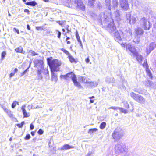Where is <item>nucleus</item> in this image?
<instances>
[{"label":"nucleus","instance_id":"9b49d317","mask_svg":"<svg viewBox=\"0 0 156 156\" xmlns=\"http://www.w3.org/2000/svg\"><path fill=\"white\" fill-rule=\"evenodd\" d=\"M63 5L68 7L74 8V1H61Z\"/></svg>","mask_w":156,"mask_h":156},{"label":"nucleus","instance_id":"2eb2a0df","mask_svg":"<svg viewBox=\"0 0 156 156\" xmlns=\"http://www.w3.org/2000/svg\"><path fill=\"white\" fill-rule=\"evenodd\" d=\"M26 105H24L22 106L21 109L22 111L23 115L24 117H28L30 116V114L29 113H27L25 109Z\"/></svg>","mask_w":156,"mask_h":156},{"label":"nucleus","instance_id":"13d9d810","mask_svg":"<svg viewBox=\"0 0 156 156\" xmlns=\"http://www.w3.org/2000/svg\"><path fill=\"white\" fill-rule=\"evenodd\" d=\"M13 30L14 31L16 32H17L18 34H20V32L19 31V30L18 29H16L15 28H14Z\"/></svg>","mask_w":156,"mask_h":156},{"label":"nucleus","instance_id":"a211bd4d","mask_svg":"<svg viewBox=\"0 0 156 156\" xmlns=\"http://www.w3.org/2000/svg\"><path fill=\"white\" fill-rule=\"evenodd\" d=\"M133 56L136 57V59L139 63H140L141 62L142 60L143 57L141 55L139 54L138 52H136V54L135 55H133Z\"/></svg>","mask_w":156,"mask_h":156},{"label":"nucleus","instance_id":"423d86ee","mask_svg":"<svg viewBox=\"0 0 156 156\" xmlns=\"http://www.w3.org/2000/svg\"><path fill=\"white\" fill-rule=\"evenodd\" d=\"M121 45L122 47H124L126 46V51L129 50L131 53L132 54V55L131 54V56H133V55H135L136 54V52H137L136 51L135 47L132 45L130 44L129 43L126 45V43H122L121 44Z\"/></svg>","mask_w":156,"mask_h":156},{"label":"nucleus","instance_id":"dca6fc26","mask_svg":"<svg viewBox=\"0 0 156 156\" xmlns=\"http://www.w3.org/2000/svg\"><path fill=\"white\" fill-rule=\"evenodd\" d=\"M135 31L136 34L137 36L143 34L144 33V31L140 27H138L136 29Z\"/></svg>","mask_w":156,"mask_h":156},{"label":"nucleus","instance_id":"58836bf2","mask_svg":"<svg viewBox=\"0 0 156 156\" xmlns=\"http://www.w3.org/2000/svg\"><path fill=\"white\" fill-rule=\"evenodd\" d=\"M122 103L124 104V107L126 108H128L129 107V105L127 101H123Z\"/></svg>","mask_w":156,"mask_h":156},{"label":"nucleus","instance_id":"7ed1b4c3","mask_svg":"<svg viewBox=\"0 0 156 156\" xmlns=\"http://www.w3.org/2000/svg\"><path fill=\"white\" fill-rule=\"evenodd\" d=\"M68 77L69 78H71L73 83L75 86L79 88H82V86L80 83L77 81L76 76V75L73 72H71L67 74Z\"/></svg>","mask_w":156,"mask_h":156},{"label":"nucleus","instance_id":"4be33fe9","mask_svg":"<svg viewBox=\"0 0 156 156\" xmlns=\"http://www.w3.org/2000/svg\"><path fill=\"white\" fill-rule=\"evenodd\" d=\"M37 79L38 80H42L43 77L41 75L42 71L41 69H38L37 70Z\"/></svg>","mask_w":156,"mask_h":156},{"label":"nucleus","instance_id":"6ab92c4d","mask_svg":"<svg viewBox=\"0 0 156 156\" xmlns=\"http://www.w3.org/2000/svg\"><path fill=\"white\" fill-rule=\"evenodd\" d=\"M74 147L70 146L69 144H66L63 146H62L61 147V150H67L70 149L71 148H74Z\"/></svg>","mask_w":156,"mask_h":156},{"label":"nucleus","instance_id":"4c0bfd02","mask_svg":"<svg viewBox=\"0 0 156 156\" xmlns=\"http://www.w3.org/2000/svg\"><path fill=\"white\" fill-rule=\"evenodd\" d=\"M143 66L144 67H145L146 68V69H149L148 68V64L147 62V60L146 59H145L144 60V62L143 64Z\"/></svg>","mask_w":156,"mask_h":156},{"label":"nucleus","instance_id":"a18cd8bd","mask_svg":"<svg viewBox=\"0 0 156 156\" xmlns=\"http://www.w3.org/2000/svg\"><path fill=\"white\" fill-rule=\"evenodd\" d=\"M120 107H111L109 108V109H112L115 110H117L118 109L119 110Z\"/></svg>","mask_w":156,"mask_h":156},{"label":"nucleus","instance_id":"4d7b16f0","mask_svg":"<svg viewBox=\"0 0 156 156\" xmlns=\"http://www.w3.org/2000/svg\"><path fill=\"white\" fill-rule=\"evenodd\" d=\"M32 55L33 56H35L37 55V54L35 51H32L31 52Z\"/></svg>","mask_w":156,"mask_h":156},{"label":"nucleus","instance_id":"c9c22d12","mask_svg":"<svg viewBox=\"0 0 156 156\" xmlns=\"http://www.w3.org/2000/svg\"><path fill=\"white\" fill-rule=\"evenodd\" d=\"M60 77L61 79H64L66 80H69V78H68L67 74L65 75H61Z\"/></svg>","mask_w":156,"mask_h":156},{"label":"nucleus","instance_id":"bf43d9fd","mask_svg":"<svg viewBox=\"0 0 156 156\" xmlns=\"http://www.w3.org/2000/svg\"><path fill=\"white\" fill-rule=\"evenodd\" d=\"M67 55H70V54H69V52L67 51L66 50H65L64 51V52Z\"/></svg>","mask_w":156,"mask_h":156},{"label":"nucleus","instance_id":"72a5a7b5","mask_svg":"<svg viewBox=\"0 0 156 156\" xmlns=\"http://www.w3.org/2000/svg\"><path fill=\"white\" fill-rule=\"evenodd\" d=\"M15 51L17 52L22 53L23 48L21 47H19L15 49Z\"/></svg>","mask_w":156,"mask_h":156},{"label":"nucleus","instance_id":"5fc2aeb1","mask_svg":"<svg viewBox=\"0 0 156 156\" xmlns=\"http://www.w3.org/2000/svg\"><path fill=\"white\" fill-rule=\"evenodd\" d=\"M30 130H33L34 128V125L32 123H31L30 124Z\"/></svg>","mask_w":156,"mask_h":156},{"label":"nucleus","instance_id":"5701e85b","mask_svg":"<svg viewBox=\"0 0 156 156\" xmlns=\"http://www.w3.org/2000/svg\"><path fill=\"white\" fill-rule=\"evenodd\" d=\"M78 80L80 82L83 83H88L89 82V81L87 80L86 78L80 76L79 77Z\"/></svg>","mask_w":156,"mask_h":156},{"label":"nucleus","instance_id":"4468645a","mask_svg":"<svg viewBox=\"0 0 156 156\" xmlns=\"http://www.w3.org/2000/svg\"><path fill=\"white\" fill-rule=\"evenodd\" d=\"M111 34L114 36L115 39L117 41L121 40V37L120 33L117 30L116 31H115V32L114 33H113L112 34Z\"/></svg>","mask_w":156,"mask_h":156},{"label":"nucleus","instance_id":"864d4df0","mask_svg":"<svg viewBox=\"0 0 156 156\" xmlns=\"http://www.w3.org/2000/svg\"><path fill=\"white\" fill-rule=\"evenodd\" d=\"M56 31L58 32V38H60L61 37V33L58 30H57Z\"/></svg>","mask_w":156,"mask_h":156},{"label":"nucleus","instance_id":"0e129e2a","mask_svg":"<svg viewBox=\"0 0 156 156\" xmlns=\"http://www.w3.org/2000/svg\"><path fill=\"white\" fill-rule=\"evenodd\" d=\"M86 62L87 63H88L90 61V59L89 57L85 59Z\"/></svg>","mask_w":156,"mask_h":156},{"label":"nucleus","instance_id":"b1692460","mask_svg":"<svg viewBox=\"0 0 156 156\" xmlns=\"http://www.w3.org/2000/svg\"><path fill=\"white\" fill-rule=\"evenodd\" d=\"M87 84H89V86L90 87H94L97 86L98 85V83L97 82H90L89 81V82Z\"/></svg>","mask_w":156,"mask_h":156},{"label":"nucleus","instance_id":"6e6d98bb","mask_svg":"<svg viewBox=\"0 0 156 156\" xmlns=\"http://www.w3.org/2000/svg\"><path fill=\"white\" fill-rule=\"evenodd\" d=\"M42 107L41 106H39L38 105H37L36 107H34L32 105H31V108H42Z\"/></svg>","mask_w":156,"mask_h":156},{"label":"nucleus","instance_id":"bb28decb","mask_svg":"<svg viewBox=\"0 0 156 156\" xmlns=\"http://www.w3.org/2000/svg\"><path fill=\"white\" fill-rule=\"evenodd\" d=\"M105 81L107 83H109L114 82L115 80L113 77H108L106 78Z\"/></svg>","mask_w":156,"mask_h":156},{"label":"nucleus","instance_id":"f704fd0d","mask_svg":"<svg viewBox=\"0 0 156 156\" xmlns=\"http://www.w3.org/2000/svg\"><path fill=\"white\" fill-rule=\"evenodd\" d=\"M106 125V123L105 122H103L101 124L100 128L101 129H103L105 127Z\"/></svg>","mask_w":156,"mask_h":156},{"label":"nucleus","instance_id":"f03ea898","mask_svg":"<svg viewBox=\"0 0 156 156\" xmlns=\"http://www.w3.org/2000/svg\"><path fill=\"white\" fill-rule=\"evenodd\" d=\"M123 135V131L120 127L115 129L112 134V136L115 140H119Z\"/></svg>","mask_w":156,"mask_h":156},{"label":"nucleus","instance_id":"69168bd1","mask_svg":"<svg viewBox=\"0 0 156 156\" xmlns=\"http://www.w3.org/2000/svg\"><path fill=\"white\" fill-rule=\"evenodd\" d=\"M135 91L137 93H138L139 94H143V92L142 91H141V90H137V91Z\"/></svg>","mask_w":156,"mask_h":156},{"label":"nucleus","instance_id":"f257e3e1","mask_svg":"<svg viewBox=\"0 0 156 156\" xmlns=\"http://www.w3.org/2000/svg\"><path fill=\"white\" fill-rule=\"evenodd\" d=\"M52 57L48 58L47 59V60L48 64L51 69L52 80L56 82L58 78L56 74L54 72H57L59 70V67L61 65V63L56 59L52 60Z\"/></svg>","mask_w":156,"mask_h":156},{"label":"nucleus","instance_id":"a19ab883","mask_svg":"<svg viewBox=\"0 0 156 156\" xmlns=\"http://www.w3.org/2000/svg\"><path fill=\"white\" fill-rule=\"evenodd\" d=\"M94 1H88V4L90 6H92L94 5Z\"/></svg>","mask_w":156,"mask_h":156},{"label":"nucleus","instance_id":"393cba45","mask_svg":"<svg viewBox=\"0 0 156 156\" xmlns=\"http://www.w3.org/2000/svg\"><path fill=\"white\" fill-rule=\"evenodd\" d=\"M76 37L78 41L80 43V46L82 48H83V46L82 45V42L80 39V36L79 35L77 31L76 32Z\"/></svg>","mask_w":156,"mask_h":156},{"label":"nucleus","instance_id":"8fccbe9b","mask_svg":"<svg viewBox=\"0 0 156 156\" xmlns=\"http://www.w3.org/2000/svg\"><path fill=\"white\" fill-rule=\"evenodd\" d=\"M30 138V134H27L26 135L25 138V139L26 140H28Z\"/></svg>","mask_w":156,"mask_h":156},{"label":"nucleus","instance_id":"6e6552de","mask_svg":"<svg viewBox=\"0 0 156 156\" xmlns=\"http://www.w3.org/2000/svg\"><path fill=\"white\" fill-rule=\"evenodd\" d=\"M74 8H76L83 11H84L85 10V5L81 2V1H74Z\"/></svg>","mask_w":156,"mask_h":156},{"label":"nucleus","instance_id":"cd10ccee","mask_svg":"<svg viewBox=\"0 0 156 156\" xmlns=\"http://www.w3.org/2000/svg\"><path fill=\"white\" fill-rule=\"evenodd\" d=\"M146 71L147 74L149 77L151 79H152L153 77V76H152V74L151 72L150 71V70L149 69H146Z\"/></svg>","mask_w":156,"mask_h":156},{"label":"nucleus","instance_id":"680f3d73","mask_svg":"<svg viewBox=\"0 0 156 156\" xmlns=\"http://www.w3.org/2000/svg\"><path fill=\"white\" fill-rule=\"evenodd\" d=\"M140 41V37H138V36H137V38L136 39V43L138 44Z\"/></svg>","mask_w":156,"mask_h":156},{"label":"nucleus","instance_id":"e433bc0d","mask_svg":"<svg viewBox=\"0 0 156 156\" xmlns=\"http://www.w3.org/2000/svg\"><path fill=\"white\" fill-rule=\"evenodd\" d=\"M119 110L121 112L124 113H127L128 112V111L127 110L125 109L122 108L120 107Z\"/></svg>","mask_w":156,"mask_h":156},{"label":"nucleus","instance_id":"774afa93","mask_svg":"<svg viewBox=\"0 0 156 156\" xmlns=\"http://www.w3.org/2000/svg\"><path fill=\"white\" fill-rule=\"evenodd\" d=\"M30 133L32 136H34L35 135V132L34 131H32Z\"/></svg>","mask_w":156,"mask_h":156},{"label":"nucleus","instance_id":"de8ad7c7","mask_svg":"<svg viewBox=\"0 0 156 156\" xmlns=\"http://www.w3.org/2000/svg\"><path fill=\"white\" fill-rule=\"evenodd\" d=\"M94 154V151H89L88 154L85 156H92V155Z\"/></svg>","mask_w":156,"mask_h":156},{"label":"nucleus","instance_id":"2f4dec72","mask_svg":"<svg viewBox=\"0 0 156 156\" xmlns=\"http://www.w3.org/2000/svg\"><path fill=\"white\" fill-rule=\"evenodd\" d=\"M97 130L98 129L96 128L90 129H89L88 133L90 134H91L96 132Z\"/></svg>","mask_w":156,"mask_h":156},{"label":"nucleus","instance_id":"ddd939ff","mask_svg":"<svg viewBox=\"0 0 156 156\" xmlns=\"http://www.w3.org/2000/svg\"><path fill=\"white\" fill-rule=\"evenodd\" d=\"M120 5L121 8L124 10H127L129 8L128 1H121Z\"/></svg>","mask_w":156,"mask_h":156},{"label":"nucleus","instance_id":"09e8293b","mask_svg":"<svg viewBox=\"0 0 156 156\" xmlns=\"http://www.w3.org/2000/svg\"><path fill=\"white\" fill-rule=\"evenodd\" d=\"M56 22L59 24V25L61 26L62 27H63V25L64 23L63 21H56Z\"/></svg>","mask_w":156,"mask_h":156},{"label":"nucleus","instance_id":"412c9836","mask_svg":"<svg viewBox=\"0 0 156 156\" xmlns=\"http://www.w3.org/2000/svg\"><path fill=\"white\" fill-rule=\"evenodd\" d=\"M139 95H140L138 94H136L133 92H131L130 93V96L136 101L138 98Z\"/></svg>","mask_w":156,"mask_h":156},{"label":"nucleus","instance_id":"20e7f679","mask_svg":"<svg viewBox=\"0 0 156 156\" xmlns=\"http://www.w3.org/2000/svg\"><path fill=\"white\" fill-rule=\"evenodd\" d=\"M140 25L145 30H149L151 27V25L150 24L149 22L145 17L140 18Z\"/></svg>","mask_w":156,"mask_h":156},{"label":"nucleus","instance_id":"0eeeda50","mask_svg":"<svg viewBox=\"0 0 156 156\" xmlns=\"http://www.w3.org/2000/svg\"><path fill=\"white\" fill-rule=\"evenodd\" d=\"M126 19L127 23L130 24H133L136 22V18L134 16H132L130 12H126Z\"/></svg>","mask_w":156,"mask_h":156},{"label":"nucleus","instance_id":"49530a36","mask_svg":"<svg viewBox=\"0 0 156 156\" xmlns=\"http://www.w3.org/2000/svg\"><path fill=\"white\" fill-rule=\"evenodd\" d=\"M44 131L41 129H40L38 131V133L40 135H42Z\"/></svg>","mask_w":156,"mask_h":156},{"label":"nucleus","instance_id":"37998d69","mask_svg":"<svg viewBox=\"0 0 156 156\" xmlns=\"http://www.w3.org/2000/svg\"><path fill=\"white\" fill-rule=\"evenodd\" d=\"M6 54V53L5 51H3V52H2L1 55V58L2 60L4 59Z\"/></svg>","mask_w":156,"mask_h":156},{"label":"nucleus","instance_id":"473e14b6","mask_svg":"<svg viewBox=\"0 0 156 156\" xmlns=\"http://www.w3.org/2000/svg\"><path fill=\"white\" fill-rule=\"evenodd\" d=\"M18 71V69L17 68H15L14 70V72H12L10 74V77H11L13 76L15 73H16Z\"/></svg>","mask_w":156,"mask_h":156},{"label":"nucleus","instance_id":"e2e57ef3","mask_svg":"<svg viewBox=\"0 0 156 156\" xmlns=\"http://www.w3.org/2000/svg\"><path fill=\"white\" fill-rule=\"evenodd\" d=\"M24 12H27V14H29L30 13V11H29L27 9H25L24 10Z\"/></svg>","mask_w":156,"mask_h":156},{"label":"nucleus","instance_id":"a878e982","mask_svg":"<svg viewBox=\"0 0 156 156\" xmlns=\"http://www.w3.org/2000/svg\"><path fill=\"white\" fill-rule=\"evenodd\" d=\"M68 57L70 61V62L71 63H77V61L75 60V59L71 55H69L68 56Z\"/></svg>","mask_w":156,"mask_h":156},{"label":"nucleus","instance_id":"c03bdc74","mask_svg":"<svg viewBox=\"0 0 156 156\" xmlns=\"http://www.w3.org/2000/svg\"><path fill=\"white\" fill-rule=\"evenodd\" d=\"M44 27L43 26H38L36 27V29L38 30H42L43 29Z\"/></svg>","mask_w":156,"mask_h":156},{"label":"nucleus","instance_id":"f3484780","mask_svg":"<svg viewBox=\"0 0 156 156\" xmlns=\"http://www.w3.org/2000/svg\"><path fill=\"white\" fill-rule=\"evenodd\" d=\"M136 101L140 104H144L145 101V100L144 98L140 95Z\"/></svg>","mask_w":156,"mask_h":156},{"label":"nucleus","instance_id":"7c9ffc66","mask_svg":"<svg viewBox=\"0 0 156 156\" xmlns=\"http://www.w3.org/2000/svg\"><path fill=\"white\" fill-rule=\"evenodd\" d=\"M152 82L150 80H147L146 81L145 85L147 87L150 86L152 85Z\"/></svg>","mask_w":156,"mask_h":156},{"label":"nucleus","instance_id":"3c124183","mask_svg":"<svg viewBox=\"0 0 156 156\" xmlns=\"http://www.w3.org/2000/svg\"><path fill=\"white\" fill-rule=\"evenodd\" d=\"M94 98V96H92L91 97H89V98L90 99V103H93L94 102V100H92V99Z\"/></svg>","mask_w":156,"mask_h":156},{"label":"nucleus","instance_id":"aec40b11","mask_svg":"<svg viewBox=\"0 0 156 156\" xmlns=\"http://www.w3.org/2000/svg\"><path fill=\"white\" fill-rule=\"evenodd\" d=\"M23 1L25 2V4L28 5H30L32 6H34L37 4V3L34 1H33L28 2H26V1Z\"/></svg>","mask_w":156,"mask_h":156},{"label":"nucleus","instance_id":"1a4fd4ad","mask_svg":"<svg viewBox=\"0 0 156 156\" xmlns=\"http://www.w3.org/2000/svg\"><path fill=\"white\" fill-rule=\"evenodd\" d=\"M106 28L107 30L111 34H112L113 33H114L115 31L116 30V28L115 25L113 21L108 25Z\"/></svg>","mask_w":156,"mask_h":156},{"label":"nucleus","instance_id":"39448f33","mask_svg":"<svg viewBox=\"0 0 156 156\" xmlns=\"http://www.w3.org/2000/svg\"><path fill=\"white\" fill-rule=\"evenodd\" d=\"M126 148L123 144H117L115 145V151L117 154H120L126 151Z\"/></svg>","mask_w":156,"mask_h":156},{"label":"nucleus","instance_id":"603ef678","mask_svg":"<svg viewBox=\"0 0 156 156\" xmlns=\"http://www.w3.org/2000/svg\"><path fill=\"white\" fill-rule=\"evenodd\" d=\"M16 105V101H14L12 104L11 107L12 108H14L15 107Z\"/></svg>","mask_w":156,"mask_h":156},{"label":"nucleus","instance_id":"9d476101","mask_svg":"<svg viewBox=\"0 0 156 156\" xmlns=\"http://www.w3.org/2000/svg\"><path fill=\"white\" fill-rule=\"evenodd\" d=\"M106 5L108 6V9L109 10H111V8L112 9L113 8L114 9L116 8L118 5V3L117 1H112V5L111 4V1H106Z\"/></svg>","mask_w":156,"mask_h":156},{"label":"nucleus","instance_id":"052dcab7","mask_svg":"<svg viewBox=\"0 0 156 156\" xmlns=\"http://www.w3.org/2000/svg\"><path fill=\"white\" fill-rule=\"evenodd\" d=\"M29 67L30 66L28 67L24 72H23V74H25L26 73L27 71H28Z\"/></svg>","mask_w":156,"mask_h":156},{"label":"nucleus","instance_id":"c756f323","mask_svg":"<svg viewBox=\"0 0 156 156\" xmlns=\"http://www.w3.org/2000/svg\"><path fill=\"white\" fill-rule=\"evenodd\" d=\"M5 112L7 113L8 116L9 117H13V114L12 113V112H11V111L7 109H5Z\"/></svg>","mask_w":156,"mask_h":156},{"label":"nucleus","instance_id":"79ce46f5","mask_svg":"<svg viewBox=\"0 0 156 156\" xmlns=\"http://www.w3.org/2000/svg\"><path fill=\"white\" fill-rule=\"evenodd\" d=\"M127 34L129 36V37H131V36L132 35V30L130 29H129V30H128Z\"/></svg>","mask_w":156,"mask_h":156},{"label":"nucleus","instance_id":"c85d7f7f","mask_svg":"<svg viewBox=\"0 0 156 156\" xmlns=\"http://www.w3.org/2000/svg\"><path fill=\"white\" fill-rule=\"evenodd\" d=\"M114 15L117 19L119 18L120 16L119 11V10H117L115 11L114 13Z\"/></svg>","mask_w":156,"mask_h":156},{"label":"nucleus","instance_id":"338daca9","mask_svg":"<svg viewBox=\"0 0 156 156\" xmlns=\"http://www.w3.org/2000/svg\"><path fill=\"white\" fill-rule=\"evenodd\" d=\"M27 29H28L29 30H30V25L28 24H27Z\"/></svg>","mask_w":156,"mask_h":156},{"label":"nucleus","instance_id":"ea45409f","mask_svg":"<svg viewBox=\"0 0 156 156\" xmlns=\"http://www.w3.org/2000/svg\"><path fill=\"white\" fill-rule=\"evenodd\" d=\"M25 123V122L24 121H22L21 123L20 124H17L16 125H17V126L19 128H22L23 125Z\"/></svg>","mask_w":156,"mask_h":156},{"label":"nucleus","instance_id":"f8f14e48","mask_svg":"<svg viewBox=\"0 0 156 156\" xmlns=\"http://www.w3.org/2000/svg\"><path fill=\"white\" fill-rule=\"evenodd\" d=\"M155 48V42L151 43L149 46L147 47L146 52L147 54H149L151 51Z\"/></svg>","mask_w":156,"mask_h":156}]
</instances>
